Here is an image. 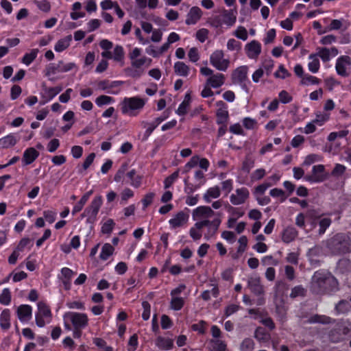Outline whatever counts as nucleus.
Listing matches in <instances>:
<instances>
[{
	"mask_svg": "<svg viewBox=\"0 0 351 351\" xmlns=\"http://www.w3.org/2000/svg\"><path fill=\"white\" fill-rule=\"evenodd\" d=\"M0 326L2 329L8 330L10 327V311L4 309L0 315Z\"/></svg>",
	"mask_w": 351,
	"mask_h": 351,
	"instance_id": "nucleus-34",
	"label": "nucleus"
},
{
	"mask_svg": "<svg viewBox=\"0 0 351 351\" xmlns=\"http://www.w3.org/2000/svg\"><path fill=\"white\" fill-rule=\"evenodd\" d=\"M221 195L219 186H214L208 189L204 194V199L206 202H210L213 199L218 198Z\"/></svg>",
	"mask_w": 351,
	"mask_h": 351,
	"instance_id": "nucleus-29",
	"label": "nucleus"
},
{
	"mask_svg": "<svg viewBox=\"0 0 351 351\" xmlns=\"http://www.w3.org/2000/svg\"><path fill=\"white\" fill-rule=\"evenodd\" d=\"M337 285L336 279L330 273L324 271H316L312 278L311 287L316 293L333 291Z\"/></svg>",
	"mask_w": 351,
	"mask_h": 351,
	"instance_id": "nucleus-3",
	"label": "nucleus"
},
{
	"mask_svg": "<svg viewBox=\"0 0 351 351\" xmlns=\"http://www.w3.org/2000/svg\"><path fill=\"white\" fill-rule=\"evenodd\" d=\"M298 236V231L293 227L286 228L282 235V240L285 243H290L293 241Z\"/></svg>",
	"mask_w": 351,
	"mask_h": 351,
	"instance_id": "nucleus-32",
	"label": "nucleus"
},
{
	"mask_svg": "<svg viewBox=\"0 0 351 351\" xmlns=\"http://www.w3.org/2000/svg\"><path fill=\"white\" fill-rule=\"evenodd\" d=\"M156 345L160 349L169 350L173 347V340L169 338L158 337L156 341Z\"/></svg>",
	"mask_w": 351,
	"mask_h": 351,
	"instance_id": "nucleus-43",
	"label": "nucleus"
},
{
	"mask_svg": "<svg viewBox=\"0 0 351 351\" xmlns=\"http://www.w3.org/2000/svg\"><path fill=\"white\" fill-rule=\"evenodd\" d=\"M216 106L218 109L216 112L218 123H225L228 117V112L227 110V106L223 101H218L216 102Z\"/></svg>",
	"mask_w": 351,
	"mask_h": 351,
	"instance_id": "nucleus-20",
	"label": "nucleus"
},
{
	"mask_svg": "<svg viewBox=\"0 0 351 351\" xmlns=\"http://www.w3.org/2000/svg\"><path fill=\"white\" fill-rule=\"evenodd\" d=\"M221 19L222 25L227 27L233 26L237 21V12L233 10H224L219 16Z\"/></svg>",
	"mask_w": 351,
	"mask_h": 351,
	"instance_id": "nucleus-19",
	"label": "nucleus"
},
{
	"mask_svg": "<svg viewBox=\"0 0 351 351\" xmlns=\"http://www.w3.org/2000/svg\"><path fill=\"white\" fill-rule=\"evenodd\" d=\"M330 119V114L328 112H317L315 118L313 120L317 126H322Z\"/></svg>",
	"mask_w": 351,
	"mask_h": 351,
	"instance_id": "nucleus-41",
	"label": "nucleus"
},
{
	"mask_svg": "<svg viewBox=\"0 0 351 351\" xmlns=\"http://www.w3.org/2000/svg\"><path fill=\"white\" fill-rule=\"evenodd\" d=\"M331 219L329 217H324L319 221V234H323L326 232V230L330 226Z\"/></svg>",
	"mask_w": 351,
	"mask_h": 351,
	"instance_id": "nucleus-57",
	"label": "nucleus"
},
{
	"mask_svg": "<svg viewBox=\"0 0 351 351\" xmlns=\"http://www.w3.org/2000/svg\"><path fill=\"white\" fill-rule=\"evenodd\" d=\"M38 52V49H33L29 52L26 53L22 58V62L26 66L29 65L36 58Z\"/></svg>",
	"mask_w": 351,
	"mask_h": 351,
	"instance_id": "nucleus-44",
	"label": "nucleus"
},
{
	"mask_svg": "<svg viewBox=\"0 0 351 351\" xmlns=\"http://www.w3.org/2000/svg\"><path fill=\"white\" fill-rule=\"evenodd\" d=\"M323 159L321 155L317 154H311L306 156L303 162V165L309 166L317 162H320Z\"/></svg>",
	"mask_w": 351,
	"mask_h": 351,
	"instance_id": "nucleus-50",
	"label": "nucleus"
},
{
	"mask_svg": "<svg viewBox=\"0 0 351 351\" xmlns=\"http://www.w3.org/2000/svg\"><path fill=\"white\" fill-rule=\"evenodd\" d=\"M72 40V36L68 35L57 41L54 46V49L56 52H62L66 49L71 44Z\"/></svg>",
	"mask_w": 351,
	"mask_h": 351,
	"instance_id": "nucleus-30",
	"label": "nucleus"
},
{
	"mask_svg": "<svg viewBox=\"0 0 351 351\" xmlns=\"http://www.w3.org/2000/svg\"><path fill=\"white\" fill-rule=\"evenodd\" d=\"M93 343L97 346L101 351H112V348L108 346L106 341L101 338H95Z\"/></svg>",
	"mask_w": 351,
	"mask_h": 351,
	"instance_id": "nucleus-63",
	"label": "nucleus"
},
{
	"mask_svg": "<svg viewBox=\"0 0 351 351\" xmlns=\"http://www.w3.org/2000/svg\"><path fill=\"white\" fill-rule=\"evenodd\" d=\"M155 196L156 194L154 192H149L145 195L144 197L141 199L143 210L153 202Z\"/></svg>",
	"mask_w": 351,
	"mask_h": 351,
	"instance_id": "nucleus-61",
	"label": "nucleus"
},
{
	"mask_svg": "<svg viewBox=\"0 0 351 351\" xmlns=\"http://www.w3.org/2000/svg\"><path fill=\"white\" fill-rule=\"evenodd\" d=\"M93 190L86 192L80 199V201L73 206L72 214L75 215L83 208L85 204L88 200L90 196L93 194Z\"/></svg>",
	"mask_w": 351,
	"mask_h": 351,
	"instance_id": "nucleus-33",
	"label": "nucleus"
},
{
	"mask_svg": "<svg viewBox=\"0 0 351 351\" xmlns=\"http://www.w3.org/2000/svg\"><path fill=\"white\" fill-rule=\"evenodd\" d=\"M320 68L319 57L315 53H311L308 56V69L313 73H317Z\"/></svg>",
	"mask_w": 351,
	"mask_h": 351,
	"instance_id": "nucleus-28",
	"label": "nucleus"
},
{
	"mask_svg": "<svg viewBox=\"0 0 351 351\" xmlns=\"http://www.w3.org/2000/svg\"><path fill=\"white\" fill-rule=\"evenodd\" d=\"M225 82V76L221 73H217L209 77L206 83L210 85L213 88H218L221 87Z\"/></svg>",
	"mask_w": 351,
	"mask_h": 351,
	"instance_id": "nucleus-24",
	"label": "nucleus"
},
{
	"mask_svg": "<svg viewBox=\"0 0 351 351\" xmlns=\"http://www.w3.org/2000/svg\"><path fill=\"white\" fill-rule=\"evenodd\" d=\"M174 72L177 75L187 77L191 72V68L184 62H176L173 65Z\"/></svg>",
	"mask_w": 351,
	"mask_h": 351,
	"instance_id": "nucleus-26",
	"label": "nucleus"
},
{
	"mask_svg": "<svg viewBox=\"0 0 351 351\" xmlns=\"http://www.w3.org/2000/svg\"><path fill=\"white\" fill-rule=\"evenodd\" d=\"M191 101V95L189 93H187L185 95L184 101L179 105L176 111L177 114L179 115H184L188 111Z\"/></svg>",
	"mask_w": 351,
	"mask_h": 351,
	"instance_id": "nucleus-37",
	"label": "nucleus"
},
{
	"mask_svg": "<svg viewBox=\"0 0 351 351\" xmlns=\"http://www.w3.org/2000/svg\"><path fill=\"white\" fill-rule=\"evenodd\" d=\"M208 348L210 351H225L226 344L220 339H211L209 341Z\"/></svg>",
	"mask_w": 351,
	"mask_h": 351,
	"instance_id": "nucleus-36",
	"label": "nucleus"
},
{
	"mask_svg": "<svg viewBox=\"0 0 351 351\" xmlns=\"http://www.w3.org/2000/svg\"><path fill=\"white\" fill-rule=\"evenodd\" d=\"M309 323L328 324L331 322V318L326 315H314L309 317Z\"/></svg>",
	"mask_w": 351,
	"mask_h": 351,
	"instance_id": "nucleus-51",
	"label": "nucleus"
},
{
	"mask_svg": "<svg viewBox=\"0 0 351 351\" xmlns=\"http://www.w3.org/2000/svg\"><path fill=\"white\" fill-rule=\"evenodd\" d=\"M125 57L124 49L122 46L117 45L113 50L112 52V59L118 62H121V64H123V60Z\"/></svg>",
	"mask_w": 351,
	"mask_h": 351,
	"instance_id": "nucleus-42",
	"label": "nucleus"
},
{
	"mask_svg": "<svg viewBox=\"0 0 351 351\" xmlns=\"http://www.w3.org/2000/svg\"><path fill=\"white\" fill-rule=\"evenodd\" d=\"M346 336H351V322L348 321L339 323L337 328L330 334V338L333 342L342 341Z\"/></svg>",
	"mask_w": 351,
	"mask_h": 351,
	"instance_id": "nucleus-9",
	"label": "nucleus"
},
{
	"mask_svg": "<svg viewBox=\"0 0 351 351\" xmlns=\"http://www.w3.org/2000/svg\"><path fill=\"white\" fill-rule=\"evenodd\" d=\"M147 99L138 96L125 97L121 103V110L123 114L136 117L143 109Z\"/></svg>",
	"mask_w": 351,
	"mask_h": 351,
	"instance_id": "nucleus-4",
	"label": "nucleus"
},
{
	"mask_svg": "<svg viewBox=\"0 0 351 351\" xmlns=\"http://www.w3.org/2000/svg\"><path fill=\"white\" fill-rule=\"evenodd\" d=\"M127 177L130 180V185L134 188H138L141 185L142 177L136 175V171L132 169L128 172Z\"/></svg>",
	"mask_w": 351,
	"mask_h": 351,
	"instance_id": "nucleus-38",
	"label": "nucleus"
},
{
	"mask_svg": "<svg viewBox=\"0 0 351 351\" xmlns=\"http://www.w3.org/2000/svg\"><path fill=\"white\" fill-rule=\"evenodd\" d=\"M202 12L197 6L192 7L186 16V23L187 25L195 24L202 17Z\"/></svg>",
	"mask_w": 351,
	"mask_h": 351,
	"instance_id": "nucleus-21",
	"label": "nucleus"
},
{
	"mask_svg": "<svg viewBox=\"0 0 351 351\" xmlns=\"http://www.w3.org/2000/svg\"><path fill=\"white\" fill-rule=\"evenodd\" d=\"M322 254V250L319 246H315L311 248L307 254L309 261L311 265H315L319 262V256Z\"/></svg>",
	"mask_w": 351,
	"mask_h": 351,
	"instance_id": "nucleus-27",
	"label": "nucleus"
},
{
	"mask_svg": "<svg viewBox=\"0 0 351 351\" xmlns=\"http://www.w3.org/2000/svg\"><path fill=\"white\" fill-rule=\"evenodd\" d=\"M143 49L138 47L132 48L128 53L131 68L128 69V75L134 78L140 77L144 73L145 68L151 65L152 59L142 55Z\"/></svg>",
	"mask_w": 351,
	"mask_h": 351,
	"instance_id": "nucleus-2",
	"label": "nucleus"
},
{
	"mask_svg": "<svg viewBox=\"0 0 351 351\" xmlns=\"http://www.w3.org/2000/svg\"><path fill=\"white\" fill-rule=\"evenodd\" d=\"M215 215L216 213L214 210L207 206H200L193 210V220L196 223H202L203 226L206 228V231L204 233L206 240H209L216 235L221 224V221L219 218L210 220Z\"/></svg>",
	"mask_w": 351,
	"mask_h": 351,
	"instance_id": "nucleus-1",
	"label": "nucleus"
},
{
	"mask_svg": "<svg viewBox=\"0 0 351 351\" xmlns=\"http://www.w3.org/2000/svg\"><path fill=\"white\" fill-rule=\"evenodd\" d=\"M197 165L204 171H207L210 166V162L206 158H200L199 156L195 155L185 165V168L190 169Z\"/></svg>",
	"mask_w": 351,
	"mask_h": 351,
	"instance_id": "nucleus-16",
	"label": "nucleus"
},
{
	"mask_svg": "<svg viewBox=\"0 0 351 351\" xmlns=\"http://www.w3.org/2000/svg\"><path fill=\"white\" fill-rule=\"evenodd\" d=\"M114 248L110 243H105L101 250L99 257L103 261H106L111 255L113 254Z\"/></svg>",
	"mask_w": 351,
	"mask_h": 351,
	"instance_id": "nucleus-39",
	"label": "nucleus"
},
{
	"mask_svg": "<svg viewBox=\"0 0 351 351\" xmlns=\"http://www.w3.org/2000/svg\"><path fill=\"white\" fill-rule=\"evenodd\" d=\"M209 62L216 70L226 71L230 65V60L225 58V53L222 49H215L209 57Z\"/></svg>",
	"mask_w": 351,
	"mask_h": 351,
	"instance_id": "nucleus-6",
	"label": "nucleus"
},
{
	"mask_svg": "<svg viewBox=\"0 0 351 351\" xmlns=\"http://www.w3.org/2000/svg\"><path fill=\"white\" fill-rule=\"evenodd\" d=\"M261 44L257 40H252L245 45V51L250 59L256 60L261 53Z\"/></svg>",
	"mask_w": 351,
	"mask_h": 351,
	"instance_id": "nucleus-14",
	"label": "nucleus"
},
{
	"mask_svg": "<svg viewBox=\"0 0 351 351\" xmlns=\"http://www.w3.org/2000/svg\"><path fill=\"white\" fill-rule=\"evenodd\" d=\"M254 348V342L250 338H246L243 340L240 345L241 351H252Z\"/></svg>",
	"mask_w": 351,
	"mask_h": 351,
	"instance_id": "nucleus-59",
	"label": "nucleus"
},
{
	"mask_svg": "<svg viewBox=\"0 0 351 351\" xmlns=\"http://www.w3.org/2000/svg\"><path fill=\"white\" fill-rule=\"evenodd\" d=\"M248 286L252 291L259 295L263 292V287L260 284V280L257 278H252L248 280Z\"/></svg>",
	"mask_w": 351,
	"mask_h": 351,
	"instance_id": "nucleus-40",
	"label": "nucleus"
},
{
	"mask_svg": "<svg viewBox=\"0 0 351 351\" xmlns=\"http://www.w3.org/2000/svg\"><path fill=\"white\" fill-rule=\"evenodd\" d=\"M134 195V191L130 188H125L121 193V204H125L128 200L132 198Z\"/></svg>",
	"mask_w": 351,
	"mask_h": 351,
	"instance_id": "nucleus-56",
	"label": "nucleus"
},
{
	"mask_svg": "<svg viewBox=\"0 0 351 351\" xmlns=\"http://www.w3.org/2000/svg\"><path fill=\"white\" fill-rule=\"evenodd\" d=\"M226 47L229 51L239 52L241 49V43L234 38H230L228 40Z\"/></svg>",
	"mask_w": 351,
	"mask_h": 351,
	"instance_id": "nucleus-49",
	"label": "nucleus"
},
{
	"mask_svg": "<svg viewBox=\"0 0 351 351\" xmlns=\"http://www.w3.org/2000/svg\"><path fill=\"white\" fill-rule=\"evenodd\" d=\"M351 308V298L348 300H342L339 302L335 306L337 314L345 313Z\"/></svg>",
	"mask_w": 351,
	"mask_h": 351,
	"instance_id": "nucleus-46",
	"label": "nucleus"
},
{
	"mask_svg": "<svg viewBox=\"0 0 351 351\" xmlns=\"http://www.w3.org/2000/svg\"><path fill=\"white\" fill-rule=\"evenodd\" d=\"M339 53L338 49L335 47H319L317 49L316 54L321 58L323 62H328Z\"/></svg>",
	"mask_w": 351,
	"mask_h": 351,
	"instance_id": "nucleus-15",
	"label": "nucleus"
},
{
	"mask_svg": "<svg viewBox=\"0 0 351 351\" xmlns=\"http://www.w3.org/2000/svg\"><path fill=\"white\" fill-rule=\"evenodd\" d=\"M16 314L22 323H27L32 317V308L28 304H21L17 307Z\"/></svg>",
	"mask_w": 351,
	"mask_h": 351,
	"instance_id": "nucleus-18",
	"label": "nucleus"
},
{
	"mask_svg": "<svg viewBox=\"0 0 351 351\" xmlns=\"http://www.w3.org/2000/svg\"><path fill=\"white\" fill-rule=\"evenodd\" d=\"M325 167L323 165H314L312 168V175L306 177L305 180L311 182H321L326 179L324 175Z\"/></svg>",
	"mask_w": 351,
	"mask_h": 351,
	"instance_id": "nucleus-17",
	"label": "nucleus"
},
{
	"mask_svg": "<svg viewBox=\"0 0 351 351\" xmlns=\"http://www.w3.org/2000/svg\"><path fill=\"white\" fill-rule=\"evenodd\" d=\"M335 71L339 76L348 77L351 73V58L346 55L337 58L335 62Z\"/></svg>",
	"mask_w": 351,
	"mask_h": 351,
	"instance_id": "nucleus-10",
	"label": "nucleus"
},
{
	"mask_svg": "<svg viewBox=\"0 0 351 351\" xmlns=\"http://www.w3.org/2000/svg\"><path fill=\"white\" fill-rule=\"evenodd\" d=\"M346 167L341 164H336L331 172V175L336 178L341 177L346 171Z\"/></svg>",
	"mask_w": 351,
	"mask_h": 351,
	"instance_id": "nucleus-64",
	"label": "nucleus"
},
{
	"mask_svg": "<svg viewBox=\"0 0 351 351\" xmlns=\"http://www.w3.org/2000/svg\"><path fill=\"white\" fill-rule=\"evenodd\" d=\"M58 72H68L77 68V66L74 62L64 64L62 61H60L58 62Z\"/></svg>",
	"mask_w": 351,
	"mask_h": 351,
	"instance_id": "nucleus-62",
	"label": "nucleus"
},
{
	"mask_svg": "<svg viewBox=\"0 0 351 351\" xmlns=\"http://www.w3.org/2000/svg\"><path fill=\"white\" fill-rule=\"evenodd\" d=\"M341 150V143L338 142H330V143H326L324 151L325 152H328L332 154L333 155L337 154Z\"/></svg>",
	"mask_w": 351,
	"mask_h": 351,
	"instance_id": "nucleus-45",
	"label": "nucleus"
},
{
	"mask_svg": "<svg viewBox=\"0 0 351 351\" xmlns=\"http://www.w3.org/2000/svg\"><path fill=\"white\" fill-rule=\"evenodd\" d=\"M114 225H115V223L114 222V221L112 219H108L101 225V232L103 234H106L109 235L112 232V231L114 227Z\"/></svg>",
	"mask_w": 351,
	"mask_h": 351,
	"instance_id": "nucleus-52",
	"label": "nucleus"
},
{
	"mask_svg": "<svg viewBox=\"0 0 351 351\" xmlns=\"http://www.w3.org/2000/svg\"><path fill=\"white\" fill-rule=\"evenodd\" d=\"M114 101V99L107 95H101L96 98L95 104L97 106L101 107L104 105H108Z\"/></svg>",
	"mask_w": 351,
	"mask_h": 351,
	"instance_id": "nucleus-55",
	"label": "nucleus"
},
{
	"mask_svg": "<svg viewBox=\"0 0 351 351\" xmlns=\"http://www.w3.org/2000/svg\"><path fill=\"white\" fill-rule=\"evenodd\" d=\"M248 67L247 66H241L237 68L232 73V82L241 86H245L248 81L247 78Z\"/></svg>",
	"mask_w": 351,
	"mask_h": 351,
	"instance_id": "nucleus-12",
	"label": "nucleus"
},
{
	"mask_svg": "<svg viewBox=\"0 0 351 351\" xmlns=\"http://www.w3.org/2000/svg\"><path fill=\"white\" fill-rule=\"evenodd\" d=\"M334 246V252L346 253L351 249V239L348 234L343 233L337 234L331 241Z\"/></svg>",
	"mask_w": 351,
	"mask_h": 351,
	"instance_id": "nucleus-7",
	"label": "nucleus"
},
{
	"mask_svg": "<svg viewBox=\"0 0 351 351\" xmlns=\"http://www.w3.org/2000/svg\"><path fill=\"white\" fill-rule=\"evenodd\" d=\"M320 82V80L317 77L311 75L309 74H305L300 80V84L303 86H310L313 84H318Z\"/></svg>",
	"mask_w": 351,
	"mask_h": 351,
	"instance_id": "nucleus-47",
	"label": "nucleus"
},
{
	"mask_svg": "<svg viewBox=\"0 0 351 351\" xmlns=\"http://www.w3.org/2000/svg\"><path fill=\"white\" fill-rule=\"evenodd\" d=\"M250 192L245 187L237 189L230 197L232 204L238 206L244 204L249 198Z\"/></svg>",
	"mask_w": 351,
	"mask_h": 351,
	"instance_id": "nucleus-13",
	"label": "nucleus"
},
{
	"mask_svg": "<svg viewBox=\"0 0 351 351\" xmlns=\"http://www.w3.org/2000/svg\"><path fill=\"white\" fill-rule=\"evenodd\" d=\"M184 305V299L180 297H172L170 306L174 311L180 310Z\"/></svg>",
	"mask_w": 351,
	"mask_h": 351,
	"instance_id": "nucleus-58",
	"label": "nucleus"
},
{
	"mask_svg": "<svg viewBox=\"0 0 351 351\" xmlns=\"http://www.w3.org/2000/svg\"><path fill=\"white\" fill-rule=\"evenodd\" d=\"M56 96V92H54L53 88H45L42 93V97L44 101L42 102L43 104H45L49 101H51L53 98Z\"/></svg>",
	"mask_w": 351,
	"mask_h": 351,
	"instance_id": "nucleus-53",
	"label": "nucleus"
},
{
	"mask_svg": "<svg viewBox=\"0 0 351 351\" xmlns=\"http://www.w3.org/2000/svg\"><path fill=\"white\" fill-rule=\"evenodd\" d=\"M349 134V131L348 130H342L338 132H330L328 137L327 140L330 142L335 141L337 138H344Z\"/></svg>",
	"mask_w": 351,
	"mask_h": 351,
	"instance_id": "nucleus-54",
	"label": "nucleus"
},
{
	"mask_svg": "<svg viewBox=\"0 0 351 351\" xmlns=\"http://www.w3.org/2000/svg\"><path fill=\"white\" fill-rule=\"evenodd\" d=\"M202 223H195L194 225L189 229V233L191 238L197 241L201 239L203 236L202 229L205 228Z\"/></svg>",
	"mask_w": 351,
	"mask_h": 351,
	"instance_id": "nucleus-25",
	"label": "nucleus"
},
{
	"mask_svg": "<svg viewBox=\"0 0 351 351\" xmlns=\"http://www.w3.org/2000/svg\"><path fill=\"white\" fill-rule=\"evenodd\" d=\"M39 156V152L34 147L26 149L23 155L22 161L24 165L32 164Z\"/></svg>",
	"mask_w": 351,
	"mask_h": 351,
	"instance_id": "nucleus-23",
	"label": "nucleus"
},
{
	"mask_svg": "<svg viewBox=\"0 0 351 351\" xmlns=\"http://www.w3.org/2000/svg\"><path fill=\"white\" fill-rule=\"evenodd\" d=\"M233 36H236L239 39L242 40H246L247 39V31L243 26H239L237 29L233 32Z\"/></svg>",
	"mask_w": 351,
	"mask_h": 351,
	"instance_id": "nucleus-60",
	"label": "nucleus"
},
{
	"mask_svg": "<svg viewBox=\"0 0 351 351\" xmlns=\"http://www.w3.org/2000/svg\"><path fill=\"white\" fill-rule=\"evenodd\" d=\"M38 312L37 313L45 317L47 322H50L51 318V313L49 306L43 302H39L37 304Z\"/></svg>",
	"mask_w": 351,
	"mask_h": 351,
	"instance_id": "nucleus-35",
	"label": "nucleus"
},
{
	"mask_svg": "<svg viewBox=\"0 0 351 351\" xmlns=\"http://www.w3.org/2000/svg\"><path fill=\"white\" fill-rule=\"evenodd\" d=\"M17 137L14 134H10L0 138V147L8 148L15 145L18 142Z\"/></svg>",
	"mask_w": 351,
	"mask_h": 351,
	"instance_id": "nucleus-31",
	"label": "nucleus"
},
{
	"mask_svg": "<svg viewBox=\"0 0 351 351\" xmlns=\"http://www.w3.org/2000/svg\"><path fill=\"white\" fill-rule=\"evenodd\" d=\"M75 273L69 267H63L61 269L60 274L58 278L62 282L66 289H69L71 286V280Z\"/></svg>",
	"mask_w": 351,
	"mask_h": 351,
	"instance_id": "nucleus-22",
	"label": "nucleus"
},
{
	"mask_svg": "<svg viewBox=\"0 0 351 351\" xmlns=\"http://www.w3.org/2000/svg\"><path fill=\"white\" fill-rule=\"evenodd\" d=\"M11 298L10 290L8 288H5L0 294V304L8 306L11 302Z\"/></svg>",
	"mask_w": 351,
	"mask_h": 351,
	"instance_id": "nucleus-48",
	"label": "nucleus"
},
{
	"mask_svg": "<svg viewBox=\"0 0 351 351\" xmlns=\"http://www.w3.org/2000/svg\"><path fill=\"white\" fill-rule=\"evenodd\" d=\"M102 204V197L101 195L95 196L92 200L90 204L86 208L82 215V217H86L88 223L95 222Z\"/></svg>",
	"mask_w": 351,
	"mask_h": 351,
	"instance_id": "nucleus-8",
	"label": "nucleus"
},
{
	"mask_svg": "<svg viewBox=\"0 0 351 351\" xmlns=\"http://www.w3.org/2000/svg\"><path fill=\"white\" fill-rule=\"evenodd\" d=\"M189 219V215L184 210L179 211L172 215L168 223L171 230L184 228L186 226Z\"/></svg>",
	"mask_w": 351,
	"mask_h": 351,
	"instance_id": "nucleus-11",
	"label": "nucleus"
},
{
	"mask_svg": "<svg viewBox=\"0 0 351 351\" xmlns=\"http://www.w3.org/2000/svg\"><path fill=\"white\" fill-rule=\"evenodd\" d=\"M63 319L65 327L68 330H71V327L66 324V321H70L72 323L74 329H83L86 327L88 323L86 314L82 313L67 312L64 314Z\"/></svg>",
	"mask_w": 351,
	"mask_h": 351,
	"instance_id": "nucleus-5",
	"label": "nucleus"
}]
</instances>
